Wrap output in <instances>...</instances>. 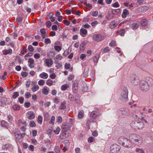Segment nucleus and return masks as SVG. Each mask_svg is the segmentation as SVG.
<instances>
[{
	"instance_id": "9b49d317",
	"label": "nucleus",
	"mask_w": 153,
	"mask_h": 153,
	"mask_svg": "<svg viewBox=\"0 0 153 153\" xmlns=\"http://www.w3.org/2000/svg\"><path fill=\"white\" fill-rule=\"evenodd\" d=\"M145 81L147 82L149 87L153 85V79L149 77H147Z\"/></svg>"
},
{
	"instance_id": "c756f323",
	"label": "nucleus",
	"mask_w": 153,
	"mask_h": 153,
	"mask_svg": "<svg viewBox=\"0 0 153 153\" xmlns=\"http://www.w3.org/2000/svg\"><path fill=\"white\" fill-rule=\"evenodd\" d=\"M39 88V87L38 85H34L32 88V90L33 92H35L37 91Z\"/></svg>"
},
{
	"instance_id": "cd10ccee",
	"label": "nucleus",
	"mask_w": 153,
	"mask_h": 153,
	"mask_svg": "<svg viewBox=\"0 0 153 153\" xmlns=\"http://www.w3.org/2000/svg\"><path fill=\"white\" fill-rule=\"evenodd\" d=\"M13 133H14L16 139H17L18 140H19L20 139H21L20 133H18L17 132L14 131H13Z\"/></svg>"
},
{
	"instance_id": "6e6552de",
	"label": "nucleus",
	"mask_w": 153,
	"mask_h": 153,
	"mask_svg": "<svg viewBox=\"0 0 153 153\" xmlns=\"http://www.w3.org/2000/svg\"><path fill=\"white\" fill-rule=\"evenodd\" d=\"M26 116L29 120H32L35 118V115L32 111H29L26 113Z\"/></svg>"
},
{
	"instance_id": "7c9ffc66",
	"label": "nucleus",
	"mask_w": 153,
	"mask_h": 153,
	"mask_svg": "<svg viewBox=\"0 0 153 153\" xmlns=\"http://www.w3.org/2000/svg\"><path fill=\"white\" fill-rule=\"evenodd\" d=\"M117 25V24L114 22L111 23L110 25V27L111 29H113L115 27H116Z\"/></svg>"
},
{
	"instance_id": "f704fd0d",
	"label": "nucleus",
	"mask_w": 153,
	"mask_h": 153,
	"mask_svg": "<svg viewBox=\"0 0 153 153\" xmlns=\"http://www.w3.org/2000/svg\"><path fill=\"white\" fill-rule=\"evenodd\" d=\"M136 152L139 153H145V151L143 149L137 148L136 149Z\"/></svg>"
},
{
	"instance_id": "603ef678",
	"label": "nucleus",
	"mask_w": 153,
	"mask_h": 153,
	"mask_svg": "<svg viewBox=\"0 0 153 153\" xmlns=\"http://www.w3.org/2000/svg\"><path fill=\"white\" fill-rule=\"evenodd\" d=\"M45 42L47 45L50 44L51 43V41L50 39L49 38L45 39Z\"/></svg>"
},
{
	"instance_id": "1a4fd4ad",
	"label": "nucleus",
	"mask_w": 153,
	"mask_h": 153,
	"mask_svg": "<svg viewBox=\"0 0 153 153\" xmlns=\"http://www.w3.org/2000/svg\"><path fill=\"white\" fill-rule=\"evenodd\" d=\"M100 115V113L97 111H94L90 114V117L92 119H94Z\"/></svg>"
},
{
	"instance_id": "393cba45",
	"label": "nucleus",
	"mask_w": 153,
	"mask_h": 153,
	"mask_svg": "<svg viewBox=\"0 0 153 153\" xmlns=\"http://www.w3.org/2000/svg\"><path fill=\"white\" fill-rule=\"evenodd\" d=\"M125 139V138H124L123 137H120L118 140V142L119 144H122V145L123 146V142H124Z\"/></svg>"
},
{
	"instance_id": "37998d69",
	"label": "nucleus",
	"mask_w": 153,
	"mask_h": 153,
	"mask_svg": "<svg viewBox=\"0 0 153 153\" xmlns=\"http://www.w3.org/2000/svg\"><path fill=\"white\" fill-rule=\"evenodd\" d=\"M99 58V56L98 55H96L94 57V61L95 62H98Z\"/></svg>"
},
{
	"instance_id": "473e14b6",
	"label": "nucleus",
	"mask_w": 153,
	"mask_h": 153,
	"mask_svg": "<svg viewBox=\"0 0 153 153\" xmlns=\"http://www.w3.org/2000/svg\"><path fill=\"white\" fill-rule=\"evenodd\" d=\"M12 108L14 110L16 111L19 110L20 109V106L16 104L13 105Z\"/></svg>"
},
{
	"instance_id": "4be33fe9",
	"label": "nucleus",
	"mask_w": 153,
	"mask_h": 153,
	"mask_svg": "<svg viewBox=\"0 0 153 153\" xmlns=\"http://www.w3.org/2000/svg\"><path fill=\"white\" fill-rule=\"evenodd\" d=\"M1 124L3 127L7 128L8 126V123L4 120L2 121L1 122Z\"/></svg>"
},
{
	"instance_id": "c85d7f7f",
	"label": "nucleus",
	"mask_w": 153,
	"mask_h": 153,
	"mask_svg": "<svg viewBox=\"0 0 153 153\" xmlns=\"http://www.w3.org/2000/svg\"><path fill=\"white\" fill-rule=\"evenodd\" d=\"M69 87V85L68 84H65L61 86V90L62 91H65Z\"/></svg>"
},
{
	"instance_id": "a211bd4d",
	"label": "nucleus",
	"mask_w": 153,
	"mask_h": 153,
	"mask_svg": "<svg viewBox=\"0 0 153 153\" xmlns=\"http://www.w3.org/2000/svg\"><path fill=\"white\" fill-rule=\"evenodd\" d=\"M39 76L41 78L46 79L48 77V74L45 72H43L39 74Z\"/></svg>"
},
{
	"instance_id": "774afa93",
	"label": "nucleus",
	"mask_w": 153,
	"mask_h": 153,
	"mask_svg": "<svg viewBox=\"0 0 153 153\" xmlns=\"http://www.w3.org/2000/svg\"><path fill=\"white\" fill-rule=\"evenodd\" d=\"M62 128H65V130H67L70 127L68 124H65L62 126Z\"/></svg>"
},
{
	"instance_id": "6ab92c4d",
	"label": "nucleus",
	"mask_w": 153,
	"mask_h": 153,
	"mask_svg": "<svg viewBox=\"0 0 153 153\" xmlns=\"http://www.w3.org/2000/svg\"><path fill=\"white\" fill-rule=\"evenodd\" d=\"M55 81H53L50 79H48L46 82V84L49 86H51L53 85V83L55 82Z\"/></svg>"
},
{
	"instance_id": "2f4dec72",
	"label": "nucleus",
	"mask_w": 153,
	"mask_h": 153,
	"mask_svg": "<svg viewBox=\"0 0 153 153\" xmlns=\"http://www.w3.org/2000/svg\"><path fill=\"white\" fill-rule=\"evenodd\" d=\"M85 42H82L81 44L80 47V49L81 51H83L85 49Z\"/></svg>"
},
{
	"instance_id": "de8ad7c7",
	"label": "nucleus",
	"mask_w": 153,
	"mask_h": 153,
	"mask_svg": "<svg viewBox=\"0 0 153 153\" xmlns=\"http://www.w3.org/2000/svg\"><path fill=\"white\" fill-rule=\"evenodd\" d=\"M60 128L58 127L56 130H54V132L55 134H59L60 131Z\"/></svg>"
},
{
	"instance_id": "4c0bfd02",
	"label": "nucleus",
	"mask_w": 153,
	"mask_h": 153,
	"mask_svg": "<svg viewBox=\"0 0 153 153\" xmlns=\"http://www.w3.org/2000/svg\"><path fill=\"white\" fill-rule=\"evenodd\" d=\"M101 51H102V53L103 54L107 53L109 51V47H105L103 49L101 50Z\"/></svg>"
},
{
	"instance_id": "2eb2a0df",
	"label": "nucleus",
	"mask_w": 153,
	"mask_h": 153,
	"mask_svg": "<svg viewBox=\"0 0 153 153\" xmlns=\"http://www.w3.org/2000/svg\"><path fill=\"white\" fill-rule=\"evenodd\" d=\"M128 10L126 9H125L123 11L122 13V16L124 18H126L127 15L129 14Z\"/></svg>"
},
{
	"instance_id": "e2e57ef3",
	"label": "nucleus",
	"mask_w": 153,
	"mask_h": 153,
	"mask_svg": "<svg viewBox=\"0 0 153 153\" xmlns=\"http://www.w3.org/2000/svg\"><path fill=\"white\" fill-rule=\"evenodd\" d=\"M30 105L31 104L30 102H25L24 104L26 108H28L30 107Z\"/></svg>"
},
{
	"instance_id": "f03ea898",
	"label": "nucleus",
	"mask_w": 153,
	"mask_h": 153,
	"mask_svg": "<svg viewBox=\"0 0 153 153\" xmlns=\"http://www.w3.org/2000/svg\"><path fill=\"white\" fill-rule=\"evenodd\" d=\"M131 126L134 128L142 129L144 127V123L139 120H134L131 123Z\"/></svg>"
},
{
	"instance_id": "f8f14e48",
	"label": "nucleus",
	"mask_w": 153,
	"mask_h": 153,
	"mask_svg": "<svg viewBox=\"0 0 153 153\" xmlns=\"http://www.w3.org/2000/svg\"><path fill=\"white\" fill-rule=\"evenodd\" d=\"M87 30L84 28H82L80 30V33L82 36L85 37L87 34Z\"/></svg>"
},
{
	"instance_id": "680f3d73",
	"label": "nucleus",
	"mask_w": 153,
	"mask_h": 153,
	"mask_svg": "<svg viewBox=\"0 0 153 153\" xmlns=\"http://www.w3.org/2000/svg\"><path fill=\"white\" fill-rule=\"evenodd\" d=\"M95 139L93 137H90L88 139V141L89 143L92 142L93 141H94Z\"/></svg>"
},
{
	"instance_id": "6e6d98bb",
	"label": "nucleus",
	"mask_w": 153,
	"mask_h": 153,
	"mask_svg": "<svg viewBox=\"0 0 153 153\" xmlns=\"http://www.w3.org/2000/svg\"><path fill=\"white\" fill-rule=\"evenodd\" d=\"M6 99L5 97H2L1 98L0 100V101L1 103L3 104L6 103V102L5 101L6 100Z\"/></svg>"
},
{
	"instance_id": "0eeeda50",
	"label": "nucleus",
	"mask_w": 153,
	"mask_h": 153,
	"mask_svg": "<svg viewBox=\"0 0 153 153\" xmlns=\"http://www.w3.org/2000/svg\"><path fill=\"white\" fill-rule=\"evenodd\" d=\"M132 143L130 139H128L127 138H125L124 142H123V145L124 147H130L132 146Z\"/></svg>"
},
{
	"instance_id": "bf43d9fd",
	"label": "nucleus",
	"mask_w": 153,
	"mask_h": 153,
	"mask_svg": "<svg viewBox=\"0 0 153 153\" xmlns=\"http://www.w3.org/2000/svg\"><path fill=\"white\" fill-rule=\"evenodd\" d=\"M19 94L17 92H14L13 93V98L14 99H16L19 96Z\"/></svg>"
},
{
	"instance_id": "c9c22d12",
	"label": "nucleus",
	"mask_w": 153,
	"mask_h": 153,
	"mask_svg": "<svg viewBox=\"0 0 153 153\" xmlns=\"http://www.w3.org/2000/svg\"><path fill=\"white\" fill-rule=\"evenodd\" d=\"M56 122L59 123H61L62 122V118L61 116H59L58 117L57 119H56Z\"/></svg>"
},
{
	"instance_id": "8fccbe9b",
	"label": "nucleus",
	"mask_w": 153,
	"mask_h": 153,
	"mask_svg": "<svg viewBox=\"0 0 153 153\" xmlns=\"http://www.w3.org/2000/svg\"><path fill=\"white\" fill-rule=\"evenodd\" d=\"M112 6L115 7H120V5L117 2H116L111 4Z\"/></svg>"
},
{
	"instance_id": "5701e85b",
	"label": "nucleus",
	"mask_w": 153,
	"mask_h": 153,
	"mask_svg": "<svg viewBox=\"0 0 153 153\" xmlns=\"http://www.w3.org/2000/svg\"><path fill=\"white\" fill-rule=\"evenodd\" d=\"M65 105L66 102L65 101H64L61 103V105L59 108V109H64L66 107Z\"/></svg>"
},
{
	"instance_id": "7ed1b4c3",
	"label": "nucleus",
	"mask_w": 153,
	"mask_h": 153,
	"mask_svg": "<svg viewBox=\"0 0 153 153\" xmlns=\"http://www.w3.org/2000/svg\"><path fill=\"white\" fill-rule=\"evenodd\" d=\"M128 90L125 88L123 89V91L122 92L121 96L120 97V100L123 102H125L128 100Z\"/></svg>"
},
{
	"instance_id": "a18cd8bd",
	"label": "nucleus",
	"mask_w": 153,
	"mask_h": 153,
	"mask_svg": "<svg viewBox=\"0 0 153 153\" xmlns=\"http://www.w3.org/2000/svg\"><path fill=\"white\" fill-rule=\"evenodd\" d=\"M45 83V81L43 79L40 80L38 82V84L40 86L43 85Z\"/></svg>"
},
{
	"instance_id": "4d7b16f0",
	"label": "nucleus",
	"mask_w": 153,
	"mask_h": 153,
	"mask_svg": "<svg viewBox=\"0 0 153 153\" xmlns=\"http://www.w3.org/2000/svg\"><path fill=\"white\" fill-rule=\"evenodd\" d=\"M49 77L51 79H54L56 78V75L55 73H53L50 75Z\"/></svg>"
},
{
	"instance_id": "052dcab7",
	"label": "nucleus",
	"mask_w": 153,
	"mask_h": 153,
	"mask_svg": "<svg viewBox=\"0 0 153 153\" xmlns=\"http://www.w3.org/2000/svg\"><path fill=\"white\" fill-rule=\"evenodd\" d=\"M65 69H68L71 67V65L69 63H66L65 65Z\"/></svg>"
},
{
	"instance_id": "a878e982",
	"label": "nucleus",
	"mask_w": 153,
	"mask_h": 153,
	"mask_svg": "<svg viewBox=\"0 0 153 153\" xmlns=\"http://www.w3.org/2000/svg\"><path fill=\"white\" fill-rule=\"evenodd\" d=\"M43 116L45 120H48L49 119V114L48 112L46 111L44 112H43Z\"/></svg>"
},
{
	"instance_id": "bb28decb",
	"label": "nucleus",
	"mask_w": 153,
	"mask_h": 153,
	"mask_svg": "<svg viewBox=\"0 0 153 153\" xmlns=\"http://www.w3.org/2000/svg\"><path fill=\"white\" fill-rule=\"evenodd\" d=\"M139 26L138 24L137 23H132L131 25V28L133 29H135L137 28Z\"/></svg>"
},
{
	"instance_id": "dca6fc26",
	"label": "nucleus",
	"mask_w": 153,
	"mask_h": 153,
	"mask_svg": "<svg viewBox=\"0 0 153 153\" xmlns=\"http://www.w3.org/2000/svg\"><path fill=\"white\" fill-rule=\"evenodd\" d=\"M114 16V14L113 12H109L108 13L106 16L107 19H109L112 18Z\"/></svg>"
},
{
	"instance_id": "e433bc0d",
	"label": "nucleus",
	"mask_w": 153,
	"mask_h": 153,
	"mask_svg": "<svg viewBox=\"0 0 153 153\" xmlns=\"http://www.w3.org/2000/svg\"><path fill=\"white\" fill-rule=\"evenodd\" d=\"M83 111L82 110L80 111L78 114V117L79 118H82L83 116Z\"/></svg>"
},
{
	"instance_id": "412c9836",
	"label": "nucleus",
	"mask_w": 153,
	"mask_h": 153,
	"mask_svg": "<svg viewBox=\"0 0 153 153\" xmlns=\"http://www.w3.org/2000/svg\"><path fill=\"white\" fill-rule=\"evenodd\" d=\"M12 50L10 49L4 51H3V53L4 55H7L8 54H11L12 53Z\"/></svg>"
},
{
	"instance_id": "aec40b11",
	"label": "nucleus",
	"mask_w": 153,
	"mask_h": 153,
	"mask_svg": "<svg viewBox=\"0 0 153 153\" xmlns=\"http://www.w3.org/2000/svg\"><path fill=\"white\" fill-rule=\"evenodd\" d=\"M54 63L55 64V66L57 69L60 68L62 66L61 62L59 63L56 61L54 62Z\"/></svg>"
},
{
	"instance_id": "ddd939ff",
	"label": "nucleus",
	"mask_w": 153,
	"mask_h": 153,
	"mask_svg": "<svg viewBox=\"0 0 153 153\" xmlns=\"http://www.w3.org/2000/svg\"><path fill=\"white\" fill-rule=\"evenodd\" d=\"M140 23L142 26H145L149 24V21L145 19L141 21Z\"/></svg>"
},
{
	"instance_id": "09e8293b",
	"label": "nucleus",
	"mask_w": 153,
	"mask_h": 153,
	"mask_svg": "<svg viewBox=\"0 0 153 153\" xmlns=\"http://www.w3.org/2000/svg\"><path fill=\"white\" fill-rule=\"evenodd\" d=\"M28 50L30 51L31 52L33 51L34 50V48L32 45H29L28 47Z\"/></svg>"
},
{
	"instance_id": "f3484780",
	"label": "nucleus",
	"mask_w": 153,
	"mask_h": 153,
	"mask_svg": "<svg viewBox=\"0 0 153 153\" xmlns=\"http://www.w3.org/2000/svg\"><path fill=\"white\" fill-rule=\"evenodd\" d=\"M45 62L46 65L49 67H50L53 63L52 60L49 58L46 59Z\"/></svg>"
},
{
	"instance_id": "69168bd1",
	"label": "nucleus",
	"mask_w": 153,
	"mask_h": 153,
	"mask_svg": "<svg viewBox=\"0 0 153 153\" xmlns=\"http://www.w3.org/2000/svg\"><path fill=\"white\" fill-rule=\"evenodd\" d=\"M10 147V145L9 144H7L3 146L2 148L3 149H9Z\"/></svg>"
},
{
	"instance_id": "b1692460",
	"label": "nucleus",
	"mask_w": 153,
	"mask_h": 153,
	"mask_svg": "<svg viewBox=\"0 0 153 153\" xmlns=\"http://www.w3.org/2000/svg\"><path fill=\"white\" fill-rule=\"evenodd\" d=\"M63 143L64 146L68 148L70 146V143L68 140H65L63 141Z\"/></svg>"
},
{
	"instance_id": "79ce46f5",
	"label": "nucleus",
	"mask_w": 153,
	"mask_h": 153,
	"mask_svg": "<svg viewBox=\"0 0 153 153\" xmlns=\"http://www.w3.org/2000/svg\"><path fill=\"white\" fill-rule=\"evenodd\" d=\"M38 122L39 123L41 124L42 122V118L41 116H39L38 118Z\"/></svg>"
},
{
	"instance_id": "13d9d810",
	"label": "nucleus",
	"mask_w": 153,
	"mask_h": 153,
	"mask_svg": "<svg viewBox=\"0 0 153 153\" xmlns=\"http://www.w3.org/2000/svg\"><path fill=\"white\" fill-rule=\"evenodd\" d=\"M23 19L21 17H19L16 19V21L18 23H20L22 20Z\"/></svg>"
},
{
	"instance_id": "864d4df0",
	"label": "nucleus",
	"mask_w": 153,
	"mask_h": 153,
	"mask_svg": "<svg viewBox=\"0 0 153 153\" xmlns=\"http://www.w3.org/2000/svg\"><path fill=\"white\" fill-rule=\"evenodd\" d=\"M40 55L39 53H36L34 55V57L36 59H38L40 57Z\"/></svg>"
},
{
	"instance_id": "c03bdc74",
	"label": "nucleus",
	"mask_w": 153,
	"mask_h": 153,
	"mask_svg": "<svg viewBox=\"0 0 153 153\" xmlns=\"http://www.w3.org/2000/svg\"><path fill=\"white\" fill-rule=\"evenodd\" d=\"M23 125H26V123L25 122H22L21 120H19L18 121V124L19 126H21V124Z\"/></svg>"
},
{
	"instance_id": "ea45409f",
	"label": "nucleus",
	"mask_w": 153,
	"mask_h": 153,
	"mask_svg": "<svg viewBox=\"0 0 153 153\" xmlns=\"http://www.w3.org/2000/svg\"><path fill=\"white\" fill-rule=\"evenodd\" d=\"M54 48L55 50L57 52H59L62 49L61 47L60 46H59L56 45L54 46Z\"/></svg>"
},
{
	"instance_id": "39448f33",
	"label": "nucleus",
	"mask_w": 153,
	"mask_h": 153,
	"mask_svg": "<svg viewBox=\"0 0 153 153\" xmlns=\"http://www.w3.org/2000/svg\"><path fill=\"white\" fill-rule=\"evenodd\" d=\"M140 88L143 91H147L149 90V87L147 82L145 80H143L140 84Z\"/></svg>"
},
{
	"instance_id": "5fc2aeb1",
	"label": "nucleus",
	"mask_w": 153,
	"mask_h": 153,
	"mask_svg": "<svg viewBox=\"0 0 153 153\" xmlns=\"http://www.w3.org/2000/svg\"><path fill=\"white\" fill-rule=\"evenodd\" d=\"M93 122L94 123L96 124V123L95 121H93L91 120H87V126H89L90 125V124L91 123Z\"/></svg>"
},
{
	"instance_id": "423d86ee",
	"label": "nucleus",
	"mask_w": 153,
	"mask_h": 153,
	"mask_svg": "<svg viewBox=\"0 0 153 153\" xmlns=\"http://www.w3.org/2000/svg\"><path fill=\"white\" fill-rule=\"evenodd\" d=\"M105 39V36L100 34H95L93 36V39L95 41L98 42L102 41L103 40Z\"/></svg>"
},
{
	"instance_id": "20e7f679",
	"label": "nucleus",
	"mask_w": 153,
	"mask_h": 153,
	"mask_svg": "<svg viewBox=\"0 0 153 153\" xmlns=\"http://www.w3.org/2000/svg\"><path fill=\"white\" fill-rule=\"evenodd\" d=\"M120 149L119 146L115 144H113L110 147L109 153H119Z\"/></svg>"
},
{
	"instance_id": "3c124183",
	"label": "nucleus",
	"mask_w": 153,
	"mask_h": 153,
	"mask_svg": "<svg viewBox=\"0 0 153 153\" xmlns=\"http://www.w3.org/2000/svg\"><path fill=\"white\" fill-rule=\"evenodd\" d=\"M21 75L23 77L25 78L28 75V73L26 72H22L21 73Z\"/></svg>"
},
{
	"instance_id": "0e129e2a",
	"label": "nucleus",
	"mask_w": 153,
	"mask_h": 153,
	"mask_svg": "<svg viewBox=\"0 0 153 153\" xmlns=\"http://www.w3.org/2000/svg\"><path fill=\"white\" fill-rule=\"evenodd\" d=\"M75 153H80L81 151L79 147H77L75 149Z\"/></svg>"
},
{
	"instance_id": "49530a36",
	"label": "nucleus",
	"mask_w": 153,
	"mask_h": 153,
	"mask_svg": "<svg viewBox=\"0 0 153 153\" xmlns=\"http://www.w3.org/2000/svg\"><path fill=\"white\" fill-rule=\"evenodd\" d=\"M30 126L31 127H34L36 126V124L33 121L31 120L30 121Z\"/></svg>"
},
{
	"instance_id": "58836bf2",
	"label": "nucleus",
	"mask_w": 153,
	"mask_h": 153,
	"mask_svg": "<svg viewBox=\"0 0 153 153\" xmlns=\"http://www.w3.org/2000/svg\"><path fill=\"white\" fill-rule=\"evenodd\" d=\"M88 90V87L86 84H84L82 86V91L83 92L87 91Z\"/></svg>"
},
{
	"instance_id": "a19ab883",
	"label": "nucleus",
	"mask_w": 153,
	"mask_h": 153,
	"mask_svg": "<svg viewBox=\"0 0 153 153\" xmlns=\"http://www.w3.org/2000/svg\"><path fill=\"white\" fill-rule=\"evenodd\" d=\"M55 118L54 116H52L51 120L49 122L50 124H54L55 121Z\"/></svg>"
},
{
	"instance_id": "f257e3e1",
	"label": "nucleus",
	"mask_w": 153,
	"mask_h": 153,
	"mask_svg": "<svg viewBox=\"0 0 153 153\" xmlns=\"http://www.w3.org/2000/svg\"><path fill=\"white\" fill-rule=\"evenodd\" d=\"M128 137L132 143L134 142L137 145H140L143 143L142 138L138 134H131L129 135Z\"/></svg>"
},
{
	"instance_id": "72a5a7b5",
	"label": "nucleus",
	"mask_w": 153,
	"mask_h": 153,
	"mask_svg": "<svg viewBox=\"0 0 153 153\" xmlns=\"http://www.w3.org/2000/svg\"><path fill=\"white\" fill-rule=\"evenodd\" d=\"M138 79L136 78H134L133 79H132L131 82L134 85H135L138 83Z\"/></svg>"
},
{
	"instance_id": "9d476101",
	"label": "nucleus",
	"mask_w": 153,
	"mask_h": 153,
	"mask_svg": "<svg viewBox=\"0 0 153 153\" xmlns=\"http://www.w3.org/2000/svg\"><path fill=\"white\" fill-rule=\"evenodd\" d=\"M141 114L142 113L140 111L137 110L133 114V116L134 119H140V117Z\"/></svg>"
},
{
	"instance_id": "4468645a",
	"label": "nucleus",
	"mask_w": 153,
	"mask_h": 153,
	"mask_svg": "<svg viewBox=\"0 0 153 153\" xmlns=\"http://www.w3.org/2000/svg\"><path fill=\"white\" fill-rule=\"evenodd\" d=\"M49 89L47 86H45L42 90V92L43 94L47 95L49 93Z\"/></svg>"
},
{
	"instance_id": "338daca9",
	"label": "nucleus",
	"mask_w": 153,
	"mask_h": 153,
	"mask_svg": "<svg viewBox=\"0 0 153 153\" xmlns=\"http://www.w3.org/2000/svg\"><path fill=\"white\" fill-rule=\"evenodd\" d=\"M53 16V13L52 12H51L49 13V14L47 15V19H50Z\"/></svg>"
}]
</instances>
